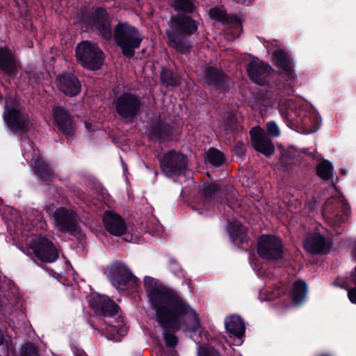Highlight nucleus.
<instances>
[{"mask_svg": "<svg viewBox=\"0 0 356 356\" xmlns=\"http://www.w3.org/2000/svg\"><path fill=\"white\" fill-rule=\"evenodd\" d=\"M144 284L151 306L156 310V318L164 330L166 345L173 347L177 337L168 330L202 333L195 311L176 292L166 289L155 279L146 277Z\"/></svg>", "mask_w": 356, "mask_h": 356, "instance_id": "obj_1", "label": "nucleus"}, {"mask_svg": "<svg viewBox=\"0 0 356 356\" xmlns=\"http://www.w3.org/2000/svg\"><path fill=\"white\" fill-rule=\"evenodd\" d=\"M197 25L195 20L188 17H179L170 20V29L166 33L170 44L181 53L188 51L191 45L181 32L191 35L197 31Z\"/></svg>", "mask_w": 356, "mask_h": 356, "instance_id": "obj_2", "label": "nucleus"}, {"mask_svg": "<svg viewBox=\"0 0 356 356\" xmlns=\"http://www.w3.org/2000/svg\"><path fill=\"white\" fill-rule=\"evenodd\" d=\"M115 40L121 47L124 56H132L134 50L140 46L142 37L138 31L126 24H118L115 27Z\"/></svg>", "mask_w": 356, "mask_h": 356, "instance_id": "obj_3", "label": "nucleus"}, {"mask_svg": "<svg viewBox=\"0 0 356 356\" xmlns=\"http://www.w3.org/2000/svg\"><path fill=\"white\" fill-rule=\"evenodd\" d=\"M76 57L85 68L95 70L103 62V53L97 45L89 41H83L76 47Z\"/></svg>", "mask_w": 356, "mask_h": 356, "instance_id": "obj_4", "label": "nucleus"}, {"mask_svg": "<svg viewBox=\"0 0 356 356\" xmlns=\"http://www.w3.org/2000/svg\"><path fill=\"white\" fill-rule=\"evenodd\" d=\"M3 119L8 127L16 133L24 131L29 125L26 115L21 113L19 102L11 96L6 98Z\"/></svg>", "mask_w": 356, "mask_h": 356, "instance_id": "obj_5", "label": "nucleus"}, {"mask_svg": "<svg viewBox=\"0 0 356 356\" xmlns=\"http://www.w3.org/2000/svg\"><path fill=\"white\" fill-rule=\"evenodd\" d=\"M323 216L333 227L344 222L349 214V207L341 195L327 200L323 208Z\"/></svg>", "mask_w": 356, "mask_h": 356, "instance_id": "obj_6", "label": "nucleus"}, {"mask_svg": "<svg viewBox=\"0 0 356 356\" xmlns=\"http://www.w3.org/2000/svg\"><path fill=\"white\" fill-rule=\"evenodd\" d=\"M54 224L60 232L76 234L80 232V220L70 209L58 208L53 213Z\"/></svg>", "mask_w": 356, "mask_h": 356, "instance_id": "obj_7", "label": "nucleus"}, {"mask_svg": "<svg viewBox=\"0 0 356 356\" xmlns=\"http://www.w3.org/2000/svg\"><path fill=\"white\" fill-rule=\"evenodd\" d=\"M187 167L186 157L179 152L170 151L161 160V168L165 176L174 178L182 174Z\"/></svg>", "mask_w": 356, "mask_h": 356, "instance_id": "obj_8", "label": "nucleus"}, {"mask_svg": "<svg viewBox=\"0 0 356 356\" xmlns=\"http://www.w3.org/2000/svg\"><path fill=\"white\" fill-rule=\"evenodd\" d=\"M257 252L264 259H279L283 253L281 241L273 236L263 235L258 241Z\"/></svg>", "mask_w": 356, "mask_h": 356, "instance_id": "obj_9", "label": "nucleus"}, {"mask_svg": "<svg viewBox=\"0 0 356 356\" xmlns=\"http://www.w3.org/2000/svg\"><path fill=\"white\" fill-rule=\"evenodd\" d=\"M286 118L289 120H295V118L298 115H302L301 122L304 128V132L306 134H312L316 131L320 125V118L317 112L309 108V111L301 108L299 111H293L292 109L286 111L284 113Z\"/></svg>", "mask_w": 356, "mask_h": 356, "instance_id": "obj_10", "label": "nucleus"}, {"mask_svg": "<svg viewBox=\"0 0 356 356\" xmlns=\"http://www.w3.org/2000/svg\"><path fill=\"white\" fill-rule=\"evenodd\" d=\"M35 255L42 261L51 263L58 257V252L51 241L46 238H37L30 244Z\"/></svg>", "mask_w": 356, "mask_h": 356, "instance_id": "obj_11", "label": "nucleus"}, {"mask_svg": "<svg viewBox=\"0 0 356 356\" xmlns=\"http://www.w3.org/2000/svg\"><path fill=\"white\" fill-rule=\"evenodd\" d=\"M90 305L95 312L99 316H113L118 312V305L105 296H92L90 300Z\"/></svg>", "mask_w": 356, "mask_h": 356, "instance_id": "obj_12", "label": "nucleus"}, {"mask_svg": "<svg viewBox=\"0 0 356 356\" xmlns=\"http://www.w3.org/2000/svg\"><path fill=\"white\" fill-rule=\"evenodd\" d=\"M139 106V99L129 94H123L115 102L117 112L123 118L134 117L138 111Z\"/></svg>", "mask_w": 356, "mask_h": 356, "instance_id": "obj_13", "label": "nucleus"}, {"mask_svg": "<svg viewBox=\"0 0 356 356\" xmlns=\"http://www.w3.org/2000/svg\"><path fill=\"white\" fill-rule=\"evenodd\" d=\"M251 140L254 149L265 156L273 154L275 148L271 140L268 138L262 129L253 128L250 132Z\"/></svg>", "mask_w": 356, "mask_h": 356, "instance_id": "obj_14", "label": "nucleus"}, {"mask_svg": "<svg viewBox=\"0 0 356 356\" xmlns=\"http://www.w3.org/2000/svg\"><path fill=\"white\" fill-rule=\"evenodd\" d=\"M247 71L251 80L259 85H264L268 82V76L272 71L271 67L259 60H252L247 67Z\"/></svg>", "mask_w": 356, "mask_h": 356, "instance_id": "obj_15", "label": "nucleus"}, {"mask_svg": "<svg viewBox=\"0 0 356 356\" xmlns=\"http://www.w3.org/2000/svg\"><path fill=\"white\" fill-rule=\"evenodd\" d=\"M304 247L311 254L325 253L330 249V242L319 233L314 232L307 236Z\"/></svg>", "mask_w": 356, "mask_h": 356, "instance_id": "obj_16", "label": "nucleus"}, {"mask_svg": "<svg viewBox=\"0 0 356 356\" xmlns=\"http://www.w3.org/2000/svg\"><path fill=\"white\" fill-rule=\"evenodd\" d=\"M106 229L112 235L120 236L127 232V226L122 218L113 211H106L103 216Z\"/></svg>", "mask_w": 356, "mask_h": 356, "instance_id": "obj_17", "label": "nucleus"}, {"mask_svg": "<svg viewBox=\"0 0 356 356\" xmlns=\"http://www.w3.org/2000/svg\"><path fill=\"white\" fill-rule=\"evenodd\" d=\"M56 85L65 95L73 97L77 95L81 90V83L73 74H65L56 79Z\"/></svg>", "mask_w": 356, "mask_h": 356, "instance_id": "obj_18", "label": "nucleus"}, {"mask_svg": "<svg viewBox=\"0 0 356 356\" xmlns=\"http://www.w3.org/2000/svg\"><path fill=\"white\" fill-rule=\"evenodd\" d=\"M19 67L15 55L8 48H0V69L8 76H14Z\"/></svg>", "mask_w": 356, "mask_h": 356, "instance_id": "obj_19", "label": "nucleus"}, {"mask_svg": "<svg viewBox=\"0 0 356 356\" xmlns=\"http://www.w3.org/2000/svg\"><path fill=\"white\" fill-rule=\"evenodd\" d=\"M226 330L229 334L236 337L234 344L239 346L243 342V337L245 331L243 321L236 315H232L226 317L225 320Z\"/></svg>", "mask_w": 356, "mask_h": 356, "instance_id": "obj_20", "label": "nucleus"}, {"mask_svg": "<svg viewBox=\"0 0 356 356\" xmlns=\"http://www.w3.org/2000/svg\"><path fill=\"white\" fill-rule=\"evenodd\" d=\"M200 79L204 83L220 88H223V83L229 81L227 76L220 72L218 69L213 67L207 68L201 75Z\"/></svg>", "mask_w": 356, "mask_h": 356, "instance_id": "obj_21", "label": "nucleus"}, {"mask_svg": "<svg viewBox=\"0 0 356 356\" xmlns=\"http://www.w3.org/2000/svg\"><path fill=\"white\" fill-rule=\"evenodd\" d=\"M54 122L58 129L65 135L71 136L73 133L71 119L63 108L56 107L53 110Z\"/></svg>", "mask_w": 356, "mask_h": 356, "instance_id": "obj_22", "label": "nucleus"}, {"mask_svg": "<svg viewBox=\"0 0 356 356\" xmlns=\"http://www.w3.org/2000/svg\"><path fill=\"white\" fill-rule=\"evenodd\" d=\"M92 21L104 38L110 39L111 38L112 33L110 24L107 18L106 11L104 9H97L92 14Z\"/></svg>", "mask_w": 356, "mask_h": 356, "instance_id": "obj_23", "label": "nucleus"}, {"mask_svg": "<svg viewBox=\"0 0 356 356\" xmlns=\"http://www.w3.org/2000/svg\"><path fill=\"white\" fill-rule=\"evenodd\" d=\"M108 324L106 330L108 334L115 337H122L126 334L127 330L121 318H119L118 320L111 319Z\"/></svg>", "mask_w": 356, "mask_h": 356, "instance_id": "obj_24", "label": "nucleus"}, {"mask_svg": "<svg viewBox=\"0 0 356 356\" xmlns=\"http://www.w3.org/2000/svg\"><path fill=\"white\" fill-rule=\"evenodd\" d=\"M274 60L275 63L283 69L288 74H291L292 71L291 61L287 55L282 50H277L274 53Z\"/></svg>", "mask_w": 356, "mask_h": 356, "instance_id": "obj_25", "label": "nucleus"}, {"mask_svg": "<svg viewBox=\"0 0 356 356\" xmlns=\"http://www.w3.org/2000/svg\"><path fill=\"white\" fill-rule=\"evenodd\" d=\"M32 165L34 167L36 174L44 179H48L53 176V171L44 161L38 158L33 159Z\"/></svg>", "mask_w": 356, "mask_h": 356, "instance_id": "obj_26", "label": "nucleus"}, {"mask_svg": "<svg viewBox=\"0 0 356 356\" xmlns=\"http://www.w3.org/2000/svg\"><path fill=\"white\" fill-rule=\"evenodd\" d=\"M228 232L232 240L236 243L238 241L242 242L245 238V229L241 223L237 220L229 225Z\"/></svg>", "mask_w": 356, "mask_h": 356, "instance_id": "obj_27", "label": "nucleus"}, {"mask_svg": "<svg viewBox=\"0 0 356 356\" xmlns=\"http://www.w3.org/2000/svg\"><path fill=\"white\" fill-rule=\"evenodd\" d=\"M307 294V286L305 282L302 280L297 281L294 283L292 289V298L294 302L300 304Z\"/></svg>", "mask_w": 356, "mask_h": 356, "instance_id": "obj_28", "label": "nucleus"}, {"mask_svg": "<svg viewBox=\"0 0 356 356\" xmlns=\"http://www.w3.org/2000/svg\"><path fill=\"white\" fill-rule=\"evenodd\" d=\"M206 161L213 165H220L224 161L223 154L216 149H210L206 153Z\"/></svg>", "mask_w": 356, "mask_h": 356, "instance_id": "obj_29", "label": "nucleus"}, {"mask_svg": "<svg viewBox=\"0 0 356 356\" xmlns=\"http://www.w3.org/2000/svg\"><path fill=\"white\" fill-rule=\"evenodd\" d=\"M316 170L318 175L325 180L329 179L332 175V166L327 161L320 163Z\"/></svg>", "mask_w": 356, "mask_h": 356, "instance_id": "obj_30", "label": "nucleus"}, {"mask_svg": "<svg viewBox=\"0 0 356 356\" xmlns=\"http://www.w3.org/2000/svg\"><path fill=\"white\" fill-rule=\"evenodd\" d=\"M172 6L175 10L185 13H193L194 6L189 0H172Z\"/></svg>", "mask_w": 356, "mask_h": 356, "instance_id": "obj_31", "label": "nucleus"}, {"mask_svg": "<svg viewBox=\"0 0 356 356\" xmlns=\"http://www.w3.org/2000/svg\"><path fill=\"white\" fill-rule=\"evenodd\" d=\"M198 356H220L219 353L211 346H201L197 348Z\"/></svg>", "mask_w": 356, "mask_h": 356, "instance_id": "obj_32", "label": "nucleus"}, {"mask_svg": "<svg viewBox=\"0 0 356 356\" xmlns=\"http://www.w3.org/2000/svg\"><path fill=\"white\" fill-rule=\"evenodd\" d=\"M209 15L210 18L216 20L220 21L225 18V12L223 8H212L209 11Z\"/></svg>", "mask_w": 356, "mask_h": 356, "instance_id": "obj_33", "label": "nucleus"}, {"mask_svg": "<svg viewBox=\"0 0 356 356\" xmlns=\"http://www.w3.org/2000/svg\"><path fill=\"white\" fill-rule=\"evenodd\" d=\"M131 273L127 270L124 269V275L122 276H120L119 277H112L111 278V282L114 286L116 287H119L122 284H124L127 279L130 277Z\"/></svg>", "mask_w": 356, "mask_h": 356, "instance_id": "obj_34", "label": "nucleus"}, {"mask_svg": "<svg viewBox=\"0 0 356 356\" xmlns=\"http://www.w3.org/2000/svg\"><path fill=\"white\" fill-rule=\"evenodd\" d=\"M266 130L270 136L277 137L280 135L278 126L274 122H270L266 124Z\"/></svg>", "mask_w": 356, "mask_h": 356, "instance_id": "obj_35", "label": "nucleus"}, {"mask_svg": "<svg viewBox=\"0 0 356 356\" xmlns=\"http://www.w3.org/2000/svg\"><path fill=\"white\" fill-rule=\"evenodd\" d=\"M21 356H38V353L33 346L26 344L22 350Z\"/></svg>", "mask_w": 356, "mask_h": 356, "instance_id": "obj_36", "label": "nucleus"}, {"mask_svg": "<svg viewBox=\"0 0 356 356\" xmlns=\"http://www.w3.org/2000/svg\"><path fill=\"white\" fill-rule=\"evenodd\" d=\"M218 189L216 184H209L204 187L203 193L207 197H211Z\"/></svg>", "mask_w": 356, "mask_h": 356, "instance_id": "obj_37", "label": "nucleus"}, {"mask_svg": "<svg viewBox=\"0 0 356 356\" xmlns=\"http://www.w3.org/2000/svg\"><path fill=\"white\" fill-rule=\"evenodd\" d=\"M234 24V37H238L240 35V33L241 31V23L240 21L237 19H234L233 22Z\"/></svg>", "mask_w": 356, "mask_h": 356, "instance_id": "obj_38", "label": "nucleus"}, {"mask_svg": "<svg viewBox=\"0 0 356 356\" xmlns=\"http://www.w3.org/2000/svg\"><path fill=\"white\" fill-rule=\"evenodd\" d=\"M162 80H163V81H165L168 85L175 86V85H177V82H175V81H172V80H171V79H170V80H166V79H165V77H164V75H163V76H162Z\"/></svg>", "mask_w": 356, "mask_h": 356, "instance_id": "obj_39", "label": "nucleus"}, {"mask_svg": "<svg viewBox=\"0 0 356 356\" xmlns=\"http://www.w3.org/2000/svg\"><path fill=\"white\" fill-rule=\"evenodd\" d=\"M3 336L1 330H0V345L3 343Z\"/></svg>", "mask_w": 356, "mask_h": 356, "instance_id": "obj_40", "label": "nucleus"}, {"mask_svg": "<svg viewBox=\"0 0 356 356\" xmlns=\"http://www.w3.org/2000/svg\"><path fill=\"white\" fill-rule=\"evenodd\" d=\"M191 337L193 339V340L196 342V343H200V341H199L197 339L195 338L194 337L191 336Z\"/></svg>", "mask_w": 356, "mask_h": 356, "instance_id": "obj_41", "label": "nucleus"}, {"mask_svg": "<svg viewBox=\"0 0 356 356\" xmlns=\"http://www.w3.org/2000/svg\"><path fill=\"white\" fill-rule=\"evenodd\" d=\"M227 38H228L229 40L230 39H233V38H235L236 37H234V35L232 37H229V35H227Z\"/></svg>", "mask_w": 356, "mask_h": 356, "instance_id": "obj_42", "label": "nucleus"}, {"mask_svg": "<svg viewBox=\"0 0 356 356\" xmlns=\"http://www.w3.org/2000/svg\"><path fill=\"white\" fill-rule=\"evenodd\" d=\"M233 356H241V355L238 353H235Z\"/></svg>", "mask_w": 356, "mask_h": 356, "instance_id": "obj_43", "label": "nucleus"}, {"mask_svg": "<svg viewBox=\"0 0 356 356\" xmlns=\"http://www.w3.org/2000/svg\"><path fill=\"white\" fill-rule=\"evenodd\" d=\"M36 216L40 217V214L38 211L36 212Z\"/></svg>", "mask_w": 356, "mask_h": 356, "instance_id": "obj_44", "label": "nucleus"}, {"mask_svg": "<svg viewBox=\"0 0 356 356\" xmlns=\"http://www.w3.org/2000/svg\"><path fill=\"white\" fill-rule=\"evenodd\" d=\"M283 110H284V108L281 106V107H280V111H281V112H282V113H283Z\"/></svg>", "mask_w": 356, "mask_h": 356, "instance_id": "obj_45", "label": "nucleus"}, {"mask_svg": "<svg viewBox=\"0 0 356 356\" xmlns=\"http://www.w3.org/2000/svg\"><path fill=\"white\" fill-rule=\"evenodd\" d=\"M43 224H44V223H43V222H42V224L40 225V228H42V227H43Z\"/></svg>", "mask_w": 356, "mask_h": 356, "instance_id": "obj_46", "label": "nucleus"}, {"mask_svg": "<svg viewBox=\"0 0 356 356\" xmlns=\"http://www.w3.org/2000/svg\"><path fill=\"white\" fill-rule=\"evenodd\" d=\"M1 99V96L0 95V99Z\"/></svg>", "mask_w": 356, "mask_h": 356, "instance_id": "obj_47", "label": "nucleus"}, {"mask_svg": "<svg viewBox=\"0 0 356 356\" xmlns=\"http://www.w3.org/2000/svg\"><path fill=\"white\" fill-rule=\"evenodd\" d=\"M80 356H84V355H81Z\"/></svg>", "mask_w": 356, "mask_h": 356, "instance_id": "obj_48", "label": "nucleus"}]
</instances>
